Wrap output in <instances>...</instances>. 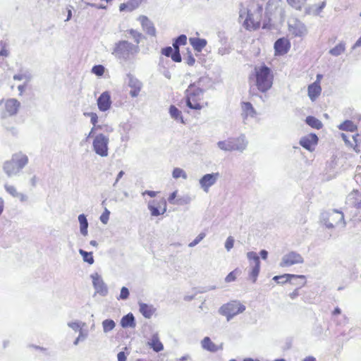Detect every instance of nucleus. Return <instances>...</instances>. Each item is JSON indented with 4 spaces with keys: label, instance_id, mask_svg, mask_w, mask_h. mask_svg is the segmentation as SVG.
Returning <instances> with one entry per match:
<instances>
[{
    "label": "nucleus",
    "instance_id": "f257e3e1",
    "mask_svg": "<svg viewBox=\"0 0 361 361\" xmlns=\"http://www.w3.org/2000/svg\"><path fill=\"white\" fill-rule=\"evenodd\" d=\"M140 52V47L128 40H119L114 44L111 54L120 63L132 62Z\"/></svg>",
    "mask_w": 361,
    "mask_h": 361
},
{
    "label": "nucleus",
    "instance_id": "f03ea898",
    "mask_svg": "<svg viewBox=\"0 0 361 361\" xmlns=\"http://www.w3.org/2000/svg\"><path fill=\"white\" fill-rule=\"evenodd\" d=\"M255 85L261 92H267L273 85V75L271 69L265 65L255 67Z\"/></svg>",
    "mask_w": 361,
    "mask_h": 361
},
{
    "label": "nucleus",
    "instance_id": "7ed1b4c3",
    "mask_svg": "<svg viewBox=\"0 0 361 361\" xmlns=\"http://www.w3.org/2000/svg\"><path fill=\"white\" fill-rule=\"evenodd\" d=\"M28 157L22 152L14 154L10 161L4 164V171L8 176H16L27 164Z\"/></svg>",
    "mask_w": 361,
    "mask_h": 361
},
{
    "label": "nucleus",
    "instance_id": "20e7f679",
    "mask_svg": "<svg viewBox=\"0 0 361 361\" xmlns=\"http://www.w3.org/2000/svg\"><path fill=\"white\" fill-rule=\"evenodd\" d=\"M248 145V141L244 134H241L237 137H228L227 140L219 141L218 147L224 152L237 151L244 152Z\"/></svg>",
    "mask_w": 361,
    "mask_h": 361
},
{
    "label": "nucleus",
    "instance_id": "39448f33",
    "mask_svg": "<svg viewBox=\"0 0 361 361\" xmlns=\"http://www.w3.org/2000/svg\"><path fill=\"white\" fill-rule=\"evenodd\" d=\"M262 7H258L254 13L251 11L243 8L240 10L239 19L242 20L245 18L243 25L247 30H257L260 26V13Z\"/></svg>",
    "mask_w": 361,
    "mask_h": 361
},
{
    "label": "nucleus",
    "instance_id": "423d86ee",
    "mask_svg": "<svg viewBox=\"0 0 361 361\" xmlns=\"http://www.w3.org/2000/svg\"><path fill=\"white\" fill-rule=\"evenodd\" d=\"M320 221L327 228L331 229L339 225H341L343 228L345 226L344 215L343 212L337 209L322 212L320 215Z\"/></svg>",
    "mask_w": 361,
    "mask_h": 361
},
{
    "label": "nucleus",
    "instance_id": "0eeeda50",
    "mask_svg": "<svg viewBox=\"0 0 361 361\" xmlns=\"http://www.w3.org/2000/svg\"><path fill=\"white\" fill-rule=\"evenodd\" d=\"M202 95L203 90L201 88L194 85H190L185 91L186 106L191 109H201L202 105L199 102L202 99Z\"/></svg>",
    "mask_w": 361,
    "mask_h": 361
},
{
    "label": "nucleus",
    "instance_id": "6e6552de",
    "mask_svg": "<svg viewBox=\"0 0 361 361\" xmlns=\"http://www.w3.org/2000/svg\"><path fill=\"white\" fill-rule=\"evenodd\" d=\"M246 307L238 300H232L223 305L219 310L220 314L225 316L228 322L231 320L235 315L243 312Z\"/></svg>",
    "mask_w": 361,
    "mask_h": 361
},
{
    "label": "nucleus",
    "instance_id": "1a4fd4ad",
    "mask_svg": "<svg viewBox=\"0 0 361 361\" xmlns=\"http://www.w3.org/2000/svg\"><path fill=\"white\" fill-rule=\"evenodd\" d=\"M92 149L97 155L106 157L109 154V136L99 133L92 137Z\"/></svg>",
    "mask_w": 361,
    "mask_h": 361
},
{
    "label": "nucleus",
    "instance_id": "9d476101",
    "mask_svg": "<svg viewBox=\"0 0 361 361\" xmlns=\"http://www.w3.org/2000/svg\"><path fill=\"white\" fill-rule=\"evenodd\" d=\"M303 262L304 259L300 254L295 251H290L283 256L279 265L281 267H288Z\"/></svg>",
    "mask_w": 361,
    "mask_h": 361
},
{
    "label": "nucleus",
    "instance_id": "9b49d317",
    "mask_svg": "<svg viewBox=\"0 0 361 361\" xmlns=\"http://www.w3.org/2000/svg\"><path fill=\"white\" fill-rule=\"evenodd\" d=\"M147 208L152 216H158L166 212V201L164 198L150 200L148 202Z\"/></svg>",
    "mask_w": 361,
    "mask_h": 361
},
{
    "label": "nucleus",
    "instance_id": "f8f14e48",
    "mask_svg": "<svg viewBox=\"0 0 361 361\" xmlns=\"http://www.w3.org/2000/svg\"><path fill=\"white\" fill-rule=\"evenodd\" d=\"M247 257L250 261V264L252 265V270L250 273V277L252 282L255 283L257 281V278L260 270L259 257L257 254L253 251L248 252L247 253Z\"/></svg>",
    "mask_w": 361,
    "mask_h": 361
},
{
    "label": "nucleus",
    "instance_id": "ddd939ff",
    "mask_svg": "<svg viewBox=\"0 0 361 361\" xmlns=\"http://www.w3.org/2000/svg\"><path fill=\"white\" fill-rule=\"evenodd\" d=\"M219 177L220 174L218 172L204 175L199 180L200 188L205 192H208L210 187L216 183Z\"/></svg>",
    "mask_w": 361,
    "mask_h": 361
},
{
    "label": "nucleus",
    "instance_id": "4468645a",
    "mask_svg": "<svg viewBox=\"0 0 361 361\" xmlns=\"http://www.w3.org/2000/svg\"><path fill=\"white\" fill-rule=\"evenodd\" d=\"M289 32L295 37H302L307 33L305 25L298 20H294L288 25Z\"/></svg>",
    "mask_w": 361,
    "mask_h": 361
},
{
    "label": "nucleus",
    "instance_id": "2eb2a0df",
    "mask_svg": "<svg viewBox=\"0 0 361 361\" xmlns=\"http://www.w3.org/2000/svg\"><path fill=\"white\" fill-rule=\"evenodd\" d=\"M127 79L128 85L131 89L130 95L132 97H137L142 88V82L130 73L127 74Z\"/></svg>",
    "mask_w": 361,
    "mask_h": 361
},
{
    "label": "nucleus",
    "instance_id": "dca6fc26",
    "mask_svg": "<svg viewBox=\"0 0 361 361\" xmlns=\"http://www.w3.org/2000/svg\"><path fill=\"white\" fill-rule=\"evenodd\" d=\"M90 276L92 279V284L96 293L102 296H106L108 294V288L101 276L97 273H94Z\"/></svg>",
    "mask_w": 361,
    "mask_h": 361
},
{
    "label": "nucleus",
    "instance_id": "f3484780",
    "mask_svg": "<svg viewBox=\"0 0 361 361\" xmlns=\"http://www.w3.org/2000/svg\"><path fill=\"white\" fill-rule=\"evenodd\" d=\"M20 103L16 99H9L5 103V111L2 112L1 118L15 116L20 108Z\"/></svg>",
    "mask_w": 361,
    "mask_h": 361
},
{
    "label": "nucleus",
    "instance_id": "a211bd4d",
    "mask_svg": "<svg viewBox=\"0 0 361 361\" xmlns=\"http://www.w3.org/2000/svg\"><path fill=\"white\" fill-rule=\"evenodd\" d=\"M300 280L301 285H305L306 283L305 276L303 275H295L290 274H285L281 276H275L273 278V280L276 281L277 283L283 284L285 283H293V280Z\"/></svg>",
    "mask_w": 361,
    "mask_h": 361
},
{
    "label": "nucleus",
    "instance_id": "6ab92c4d",
    "mask_svg": "<svg viewBox=\"0 0 361 361\" xmlns=\"http://www.w3.org/2000/svg\"><path fill=\"white\" fill-rule=\"evenodd\" d=\"M318 137L315 133H310L306 136H304L300 140V145L310 152H312L314 149V146L318 142Z\"/></svg>",
    "mask_w": 361,
    "mask_h": 361
},
{
    "label": "nucleus",
    "instance_id": "aec40b11",
    "mask_svg": "<svg viewBox=\"0 0 361 361\" xmlns=\"http://www.w3.org/2000/svg\"><path fill=\"white\" fill-rule=\"evenodd\" d=\"M241 106V116L243 119L244 123L247 118H255L257 115V111L253 107L252 104L249 102H242Z\"/></svg>",
    "mask_w": 361,
    "mask_h": 361
},
{
    "label": "nucleus",
    "instance_id": "412c9836",
    "mask_svg": "<svg viewBox=\"0 0 361 361\" xmlns=\"http://www.w3.org/2000/svg\"><path fill=\"white\" fill-rule=\"evenodd\" d=\"M111 105V95L108 91H105L101 94L97 99L98 109L101 111L109 110Z\"/></svg>",
    "mask_w": 361,
    "mask_h": 361
},
{
    "label": "nucleus",
    "instance_id": "4be33fe9",
    "mask_svg": "<svg viewBox=\"0 0 361 361\" xmlns=\"http://www.w3.org/2000/svg\"><path fill=\"white\" fill-rule=\"evenodd\" d=\"M138 20L140 22L143 30L149 35L155 37L156 36V28L154 23L145 16H140L138 18Z\"/></svg>",
    "mask_w": 361,
    "mask_h": 361
},
{
    "label": "nucleus",
    "instance_id": "5701e85b",
    "mask_svg": "<svg viewBox=\"0 0 361 361\" xmlns=\"http://www.w3.org/2000/svg\"><path fill=\"white\" fill-rule=\"evenodd\" d=\"M290 47V42L285 38H279L274 43V49L276 54L283 55L286 54Z\"/></svg>",
    "mask_w": 361,
    "mask_h": 361
},
{
    "label": "nucleus",
    "instance_id": "b1692460",
    "mask_svg": "<svg viewBox=\"0 0 361 361\" xmlns=\"http://www.w3.org/2000/svg\"><path fill=\"white\" fill-rule=\"evenodd\" d=\"M139 311L146 319H150L156 311V308L152 305H148L142 302H139Z\"/></svg>",
    "mask_w": 361,
    "mask_h": 361
},
{
    "label": "nucleus",
    "instance_id": "393cba45",
    "mask_svg": "<svg viewBox=\"0 0 361 361\" xmlns=\"http://www.w3.org/2000/svg\"><path fill=\"white\" fill-rule=\"evenodd\" d=\"M121 326L123 328H135L136 322L134 315L132 313H128L124 315L121 319Z\"/></svg>",
    "mask_w": 361,
    "mask_h": 361
},
{
    "label": "nucleus",
    "instance_id": "a878e982",
    "mask_svg": "<svg viewBox=\"0 0 361 361\" xmlns=\"http://www.w3.org/2000/svg\"><path fill=\"white\" fill-rule=\"evenodd\" d=\"M189 41L193 49L198 52L202 51V50L206 47L207 44V42L205 39L198 37H190Z\"/></svg>",
    "mask_w": 361,
    "mask_h": 361
},
{
    "label": "nucleus",
    "instance_id": "bb28decb",
    "mask_svg": "<svg viewBox=\"0 0 361 361\" xmlns=\"http://www.w3.org/2000/svg\"><path fill=\"white\" fill-rule=\"evenodd\" d=\"M322 88L316 81L308 86V96L312 101H314L321 93Z\"/></svg>",
    "mask_w": 361,
    "mask_h": 361
},
{
    "label": "nucleus",
    "instance_id": "cd10ccee",
    "mask_svg": "<svg viewBox=\"0 0 361 361\" xmlns=\"http://www.w3.org/2000/svg\"><path fill=\"white\" fill-rule=\"evenodd\" d=\"M201 344L203 349L212 353H215L219 350L218 346L207 336L203 338Z\"/></svg>",
    "mask_w": 361,
    "mask_h": 361
},
{
    "label": "nucleus",
    "instance_id": "c85d7f7f",
    "mask_svg": "<svg viewBox=\"0 0 361 361\" xmlns=\"http://www.w3.org/2000/svg\"><path fill=\"white\" fill-rule=\"evenodd\" d=\"M78 221L80 224V233L86 236L87 235L88 231V221L86 216L84 214H81L78 216Z\"/></svg>",
    "mask_w": 361,
    "mask_h": 361
},
{
    "label": "nucleus",
    "instance_id": "c756f323",
    "mask_svg": "<svg viewBox=\"0 0 361 361\" xmlns=\"http://www.w3.org/2000/svg\"><path fill=\"white\" fill-rule=\"evenodd\" d=\"M169 114L172 118L177 121H180L184 123L183 118L181 111L174 105H171L169 107Z\"/></svg>",
    "mask_w": 361,
    "mask_h": 361
},
{
    "label": "nucleus",
    "instance_id": "7c9ffc66",
    "mask_svg": "<svg viewBox=\"0 0 361 361\" xmlns=\"http://www.w3.org/2000/svg\"><path fill=\"white\" fill-rule=\"evenodd\" d=\"M305 122L310 127L317 130L321 129L323 126L322 123L319 119L312 116L306 117Z\"/></svg>",
    "mask_w": 361,
    "mask_h": 361
},
{
    "label": "nucleus",
    "instance_id": "2f4dec72",
    "mask_svg": "<svg viewBox=\"0 0 361 361\" xmlns=\"http://www.w3.org/2000/svg\"><path fill=\"white\" fill-rule=\"evenodd\" d=\"M341 130L354 132L357 130L356 125L350 120H346L338 126Z\"/></svg>",
    "mask_w": 361,
    "mask_h": 361
},
{
    "label": "nucleus",
    "instance_id": "473e14b6",
    "mask_svg": "<svg viewBox=\"0 0 361 361\" xmlns=\"http://www.w3.org/2000/svg\"><path fill=\"white\" fill-rule=\"evenodd\" d=\"M357 190H353L351 193L348 195L347 200L350 202L353 205H354L356 208L361 209V200L358 201L357 200Z\"/></svg>",
    "mask_w": 361,
    "mask_h": 361
},
{
    "label": "nucleus",
    "instance_id": "72a5a7b5",
    "mask_svg": "<svg viewBox=\"0 0 361 361\" xmlns=\"http://www.w3.org/2000/svg\"><path fill=\"white\" fill-rule=\"evenodd\" d=\"M187 43V37L185 35H180L173 42L174 49H179L180 46L185 45Z\"/></svg>",
    "mask_w": 361,
    "mask_h": 361
},
{
    "label": "nucleus",
    "instance_id": "f704fd0d",
    "mask_svg": "<svg viewBox=\"0 0 361 361\" xmlns=\"http://www.w3.org/2000/svg\"><path fill=\"white\" fill-rule=\"evenodd\" d=\"M80 255L82 257L84 262L92 264L94 262L93 255L92 252H87L82 249L79 250Z\"/></svg>",
    "mask_w": 361,
    "mask_h": 361
},
{
    "label": "nucleus",
    "instance_id": "c9c22d12",
    "mask_svg": "<svg viewBox=\"0 0 361 361\" xmlns=\"http://www.w3.org/2000/svg\"><path fill=\"white\" fill-rule=\"evenodd\" d=\"M116 326V323L113 319H107L102 322V327L104 333L112 331Z\"/></svg>",
    "mask_w": 361,
    "mask_h": 361
},
{
    "label": "nucleus",
    "instance_id": "e433bc0d",
    "mask_svg": "<svg viewBox=\"0 0 361 361\" xmlns=\"http://www.w3.org/2000/svg\"><path fill=\"white\" fill-rule=\"evenodd\" d=\"M345 44L343 42H340L335 47L332 48L329 51V54L334 56H338L344 52Z\"/></svg>",
    "mask_w": 361,
    "mask_h": 361
},
{
    "label": "nucleus",
    "instance_id": "4c0bfd02",
    "mask_svg": "<svg viewBox=\"0 0 361 361\" xmlns=\"http://www.w3.org/2000/svg\"><path fill=\"white\" fill-rule=\"evenodd\" d=\"M151 348L157 353L161 351L164 349L163 344L160 342L159 338L156 336H153L151 343Z\"/></svg>",
    "mask_w": 361,
    "mask_h": 361
},
{
    "label": "nucleus",
    "instance_id": "58836bf2",
    "mask_svg": "<svg viewBox=\"0 0 361 361\" xmlns=\"http://www.w3.org/2000/svg\"><path fill=\"white\" fill-rule=\"evenodd\" d=\"M128 32L133 38L134 42H135V44H137V45H138L140 44L141 39L144 37V36L142 35V33L139 32L138 31H137L134 29L128 30Z\"/></svg>",
    "mask_w": 361,
    "mask_h": 361
},
{
    "label": "nucleus",
    "instance_id": "ea45409f",
    "mask_svg": "<svg viewBox=\"0 0 361 361\" xmlns=\"http://www.w3.org/2000/svg\"><path fill=\"white\" fill-rule=\"evenodd\" d=\"M172 176L175 179L183 178L184 180H186L188 178L187 173L180 168H175L173 170Z\"/></svg>",
    "mask_w": 361,
    "mask_h": 361
},
{
    "label": "nucleus",
    "instance_id": "a19ab883",
    "mask_svg": "<svg viewBox=\"0 0 361 361\" xmlns=\"http://www.w3.org/2000/svg\"><path fill=\"white\" fill-rule=\"evenodd\" d=\"M68 326L75 331H80V329L86 326L85 322H71L68 323Z\"/></svg>",
    "mask_w": 361,
    "mask_h": 361
},
{
    "label": "nucleus",
    "instance_id": "79ce46f5",
    "mask_svg": "<svg viewBox=\"0 0 361 361\" xmlns=\"http://www.w3.org/2000/svg\"><path fill=\"white\" fill-rule=\"evenodd\" d=\"M307 0H287L288 4L293 8L300 10Z\"/></svg>",
    "mask_w": 361,
    "mask_h": 361
},
{
    "label": "nucleus",
    "instance_id": "37998d69",
    "mask_svg": "<svg viewBox=\"0 0 361 361\" xmlns=\"http://www.w3.org/2000/svg\"><path fill=\"white\" fill-rule=\"evenodd\" d=\"M88 336L87 331H84L82 329H80L79 336L75 338L73 341V344L77 345L80 341H82L87 338Z\"/></svg>",
    "mask_w": 361,
    "mask_h": 361
},
{
    "label": "nucleus",
    "instance_id": "c03bdc74",
    "mask_svg": "<svg viewBox=\"0 0 361 361\" xmlns=\"http://www.w3.org/2000/svg\"><path fill=\"white\" fill-rule=\"evenodd\" d=\"M104 69L102 65H95L92 68V73L97 76H102L104 73Z\"/></svg>",
    "mask_w": 361,
    "mask_h": 361
},
{
    "label": "nucleus",
    "instance_id": "a18cd8bd",
    "mask_svg": "<svg viewBox=\"0 0 361 361\" xmlns=\"http://www.w3.org/2000/svg\"><path fill=\"white\" fill-rule=\"evenodd\" d=\"M142 1L140 0H129L128 1V11H133L138 8Z\"/></svg>",
    "mask_w": 361,
    "mask_h": 361
},
{
    "label": "nucleus",
    "instance_id": "49530a36",
    "mask_svg": "<svg viewBox=\"0 0 361 361\" xmlns=\"http://www.w3.org/2000/svg\"><path fill=\"white\" fill-rule=\"evenodd\" d=\"M205 237L204 233H200L191 243H189L190 247H193L202 241Z\"/></svg>",
    "mask_w": 361,
    "mask_h": 361
},
{
    "label": "nucleus",
    "instance_id": "de8ad7c7",
    "mask_svg": "<svg viewBox=\"0 0 361 361\" xmlns=\"http://www.w3.org/2000/svg\"><path fill=\"white\" fill-rule=\"evenodd\" d=\"M130 292L128 288L123 286L121 289V293L119 297L117 298L118 300H127L129 297Z\"/></svg>",
    "mask_w": 361,
    "mask_h": 361
},
{
    "label": "nucleus",
    "instance_id": "09e8293b",
    "mask_svg": "<svg viewBox=\"0 0 361 361\" xmlns=\"http://www.w3.org/2000/svg\"><path fill=\"white\" fill-rule=\"evenodd\" d=\"M6 191L9 193L13 197H16L18 195V191L16 188L13 185H11L8 184H5L4 185Z\"/></svg>",
    "mask_w": 361,
    "mask_h": 361
},
{
    "label": "nucleus",
    "instance_id": "8fccbe9b",
    "mask_svg": "<svg viewBox=\"0 0 361 361\" xmlns=\"http://www.w3.org/2000/svg\"><path fill=\"white\" fill-rule=\"evenodd\" d=\"M110 212L106 208L104 209V212L99 217L101 222L104 224H106L109 219Z\"/></svg>",
    "mask_w": 361,
    "mask_h": 361
},
{
    "label": "nucleus",
    "instance_id": "3c124183",
    "mask_svg": "<svg viewBox=\"0 0 361 361\" xmlns=\"http://www.w3.org/2000/svg\"><path fill=\"white\" fill-rule=\"evenodd\" d=\"M238 273V269H235L233 271L230 272L226 277L225 278V281L226 283L233 282L236 279V275Z\"/></svg>",
    "mask_w": 361,
    "mask_h": 361
},
{
    "label": "nucleus",
    "instance_id": "603ef678",
    "mask_svg": "<svg viewBox=\"0 0 361 361\" xmlns=\"http://www.w3.org/2000/svg\"><path fill=\"white\" fill-rule=\"evenodd\" d=\"M3 126L6 129L7 132H8L13 136H16L18 133V130L16 126H6L5 123L3 124Z\"/></svg>",
    "mask_w": 361,
    "mask_h": 361
},
{
    "label": "nucleus",
    "instance_id": "864d4df0",
    "mask_svg": "<svg viewBox=\"0 0 361 361\" xmlns=\"http://www.w3.org/2000/svg\"><path fill=\"white\" fill-rule=\"evenodd\" d=\"M234 245V239L232 236H229L227 238L225 242V248L227 251H230Z\"/></svg>",
    "mask_w": 361,
    "mask_h": 361
},
{
    "label": "nucleus",
    "instance_id": "5fc2aeb1",
    "mask_svg": "<svg viewBox=\"0 0 361 361\" xmlns=\"http://www.w3.org/2000/svg\"><path fill=\"white\" fill-rule=\"evenodd\" d=\"M171 58L174 62H180L182 58L180 54V50L178 49H174V51L173 52Z\"/></svg>",
    "mask_w": 361,
    "mask_h": 361
},
{
    "label": "nucleus",
    "instance_id": "6e6d98bb",
    "mask_svg": "<svg viewBox=\"0 0 361 361\" xmlns=\"http://www.w3.org/2000/svg\"><path fill=\"white\" fill-rule=\"evenodd\" d=\"M102 127L100 125L95 124V126H93V127L91 128L90 133L86 137V140H87L88 138L94 136V133L98 130H102Z\"/></svg>",
    "mask_w": 361,
    "mask_h": 361
},
{
    "label": "nucleus",
    "instance_id": "4d7b16f0",
    "mask_svg": "<svg viewBox=\"0 0 361 361\" xmlns=\"http://www.w3.org/2000/svg\"><path fill=\"white\" fill-rule=\"evenodd\" d=\"M174 48L171 47H166L161 49V54L167 57H171Z\"/></svg>",
    "mask_w": 361,
    "mask_h": 361
},
{
    "label": "nucleus",
    "instance_id": "13d9d810",
    "mask_svg": "<svg viewBox=\"0 0 361 361\" xmlns=\"http://www.w3.org/2000/svg\"><path fill=\"white\" fill-rule=\"evenodd\" d=\"M185 60H186L187 64L189 65V66H193L195 64V59L194 56L191 54H190L187 56Z\"/></svg>",
    "mask_w": 361,
    "mask_h": 361
},
{
    "label": "nucleus",
    "instance_id": "bf43d9fd",
    "mask_svg": "<svg viewBox=\"0 0 361 361\" xmlns=\"http://www.w3.org/2000/svg\"><path fill=\"white\" fill-rule=\"evenodd\" d=\"M90 122L93 126H95L98 123V116L96 113H94L93 115H91Z\"/></svg>",
    "mask_w": 361,
    "mask_h": 361
},
{
    "label": "nucleus",
    "instance_id": "052dcab7",
    "mask_svg": "<svg viewBox=\"0 0 361 361\" xmlns=\"http://www.w3.org/2000/svg\"><path fill=\"white\" fill-rule=\"evenodd\" d=\"M157 194V192L156 191H152V190H145L144 191L142 195L144 196L145 195H149V197H154Z\"/></svg>",
    "mask_w": 361,
    "mask_h": 361
},
{
    "label": "nucleus",
    "instance_id": "680f3d73",
    "mask_svg": "<svg viewBox=\"0 0 361 361\" xmlns=\"http://www.w3.org/2000/svg\"><path fill=\"white\" fill-rule=\"evenodd\" d=\"M176 194H177V191H174L170 194V195L168 198V201L169 202V203L174 204V200L176 197Z\"/></svg>",
    "mask_w": 361,
    "mask_h": 361
},
{
    "label": "nucleus",
    "instance_id": "e2e57ef3",
    "mask_svg": "<svg viewBox=\"0 0 361 361\" xmlns=\"http://www.w3.org/2000/svg\"><path fill=\"white\" fill-rule=\"evenodd\" d=\"M86 4L87 6H92V7H94V8H97L98 9H105L106 8V6L103 5V4L97 5V4H92V3H86Z\"/></svg>",
    "mask_w": 361,
    "mask_h": 361
},
{
    "label": "nucleus",
    "instance_id": "0e129e2a",
    "mask_svg": "<svg viewBox=\"0 0 361 361\" xmlns=\"http://www.w3.org/2000/svg\"><path fill=\"white\" fill-rule=\"evenodd\" d=\"M118 361H126V356L124 352H119L117 355Z\"/></svg>",
    "mask_w": 361,
    "mask_h": 361
},
{
    "label": "nucleus",
    "instance_id": "69168bd1",
    "mask_svg": "<svg viewBox=\"0 0 361 361\" xmlns=\"http://www.w3.org/2000/svg\"><path fill=\"white\" fill-rule=\"evenodd\" d=\"M16 197L19 198L21 202H25L27 200V195L20 192H18Z\"/></svg>",
    "mask_w": 361,
    "mask_h": 361
},
{
    "label": "nucleus",
    "instance_id": "338daca9",
    "mask_svg": "<svg viewBox=\"0 0 361 361\" xmlns=\"http://www.w3.org/2000/svg\"><path fill=\"white\" fill-rule=\"evenodd\" d=\"M260 257L262 259H267L268 257V252L266 250H262L259 252Z\"/></svg>",
    "mask_w": 361,
    "mask_h": 361
},
{
    "label": "nucleus",
    "instance_id": "774afa93",
    "mask_svg": "<svg viewBox=\"0 0 361 361\" xmlns=\"http://www.w3.org/2000/svg\"><path fill=\"white\" fill-rule=\"evenodd\" d=\"M126 10L128 11V2L127 3L121 4L120 6H119V11H124Z\"/></svg>",
    "mask_w": 361,
    "mask_h": 361
}]
</instances>
